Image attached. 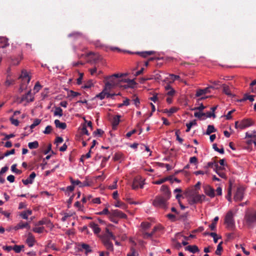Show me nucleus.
Returning a JSON list of instances; mask_svg holds the SVG:
<instances>
[{
  "label": "nucleus",
  "instance_id": "f257e3e1",
  "mask_svg": "<svg viewBox=\"0 0 256 256\" xmlns=\"http://www.w3.org/2000/svg\"><path fill=\"white\" fill-rule=\"evenodd\" d=\"M108 82L105 84V87L104 90L96 97L100 100H103L105 97L107 98L112 97V94H110L108 92L112 88L116 86L124 88H126L128 87V75L127 73L115 74L106 78Z\"/></svg>",
  "mask_w": 256,
  "mask_h": 256
},
{
  "label": "nucleus",
  "instance_id": "f03ea898",
  "mask_svg": "<svg viewBox=\"0 0 256 256\" xmlns=\"http://www.w3.org/2000/svg\"><path fill=\"white\" fill-rule=\"evenodd\" d=\"M184 194L186 196L189 197L188 200L191 204L202 202L206 198V196L204 194H194L193 190L187 189Z\"/></svg>",
  "mask_w": 256,
  "mask_h": 256
},
{
  "label": "nucleus",
  "instance_id": "7ed1b4c3",
  "mask_svg": "<svg viewBox=\"0 0 256 256\" xmlns=\"http://www.w3.org/2000/svg\"><path fill=\"white\" fill-rule=\"evenodd\" d=\"M248 226H252L253 224L256 222V210L248 209L245 212L244 218Z\"/></svg>",
  "mask_w": 256,
  "mask_h": 256
},
{
  "label": "nucleus",
  "instance_id": "20e7f679",
  "mask_svg": "<svg viewBox=\"0 0 256 256\" xmlns=\"http://www.w3.org/2000/svg\"><path fill=\"white\" fill-rule=\"evenodd\" d=\"M236 214V210H230L226 214L224 222L227 225L228 228L232 229L235 226V222L234 217Z\"/></svg>",
  "mask_w": 256,
  "mask_h": 256
},
{
  "label": "nucleus",
  "instance_id": "39448f33",
  "mask_svg": "<svg viewBox=\"0 0 256 256\" xmlns=\"http://www.w3.org/2000/svg\"><path fill=\"white\" fill-rule=\"evenodd\" d=\"M168 200V199L162 196L156 197L153 202V205L155 207H166Z\"/></svg>",
  "mask_w": 256,
  "mask_h": 256
},
{
  "label": "nucleus",
  "instance_id": "423d86ee",
  "mask_svg": "<svg viewBox=\"0 0 256 256\" xmlns=\"http://www.w3.org/2000/svg\"><path fill=\"white\" fill-rule=\"evenodd\" d=\"M144 180L140 177H136L134 178L132 188L133 190H137L138 188H142L144 186Z\"/></svg>",
  "mask_w": 256,
  "mask_h": 256
},
{
  "label": "nucleus",
  "instance_id": "0eeeda50",
  "mask_svg": "<svg viewBox=\"0 0 256 256\" xmlns=\"http://www.w3.org/2000/svg\"><path fill=\"white\" fill-rule=\"evenodd\" d=\"M172 210L173 212H175L177 216H176L173 214H169L167 215V216H168V218L170 220H171L172 221H174L175 220L176 217H177L178 218H184L186 216V214H180V212L178 210H180V209H172Z\"/></svg>",
  "mask_w": 256,
  "mask_h": 256
},
{
  "label": "nucleus",
  "instance_id": "6e6552de",
  "mask_svg": "<svg viewBox=\"0 0 256 256\" xmlns=\"http://www.w3.org/2000/svg\"><path fill=\"white\" fill-rule=\"evenodd\" d=\"M87 56L88 57V62L90 63H96L101 59V56L100 54L92 52L88 54Z\"/></svg>",
  "mask_w": 256,
  "mask_h": 256
},
{
  "label": "nucleus",
  "instance_id": "1a4fd4ad",
  "mask_svg": "<svg viewBox=\"0 0 256 256\" xmlns=\"http://www.w3.org/2000/svg\"><path fill=\"white\" fill-rule=\"evenodd\" d=\"M204 193L210 198L215 196L214 190L210 185L206 184L203 186Z\"/></svg>",
  "mask_w": 256,
  "mask_h": 256
},
{
  "label": "nucleus",
  "instance_id": "9d476101",
  "mask_svg": "<svg viewBox=\"0 0 256 256\" xmlns=\"http://www.w3.org/2000/svg\"><path fill=\"white\" fill-rule=\"evenodd\" d=\"M253 124L254 122L252 120L248 118L244 119L240 122L238 126V127L240 128L242 130L246 128L249 127Z\"/></svg>",
  "mask_w": 256,
  "mask_h": 256
},
{
  "label": "nucleus",
  "instance_id": "9b49d317",
  "mask_svg": "<svg viewBox=\"0 0 256 256\" xmlns=\"http://www.w3.org/2000/svg\"><path fill=\"white\" fill-rule=\"evenodd\" d=\"M78 249L79 251L82 252L85 250V254H88L89 252H92V249L90 246L86 244L82 243L78 244Z\"/></svg>",
  "mask_w": 256,
  "mask_h": 256
},
{
  "label": "nucleus",
  "instance_id": "f8f14e48",
  "mask_svg": "<svg viewBox=\"0 0 256 256\" xmlns=\"http://www.w3.org/2000/svg\"><path fill=\"white\" fill-rule=\"evenodd\" d=\"M214 87L212 86H208V88H206L204 89H198L197 90L196 96V97H199L203 94H206L210 93V90L213 89Z\"/></svg>",
  "mask_w": 256,
  "mask_h": 256
},
{
  "label": "nucleus",
  "instance_id": "ddd939ff",
  "mask_svg": "<svg viewBox=\"0 0 256 256\" xmlns=\"http://www.w3.org/2000/svg\"><path fill=\"white\" fill-rule=\"evenodd\" d=\"M160 190L162 192L165 198L166 199H169L170 198L171 192L168 186L166 185H162L161 186Z\"/></svg>",
  "mask_w": 256,
  "mask_h": 256
},
{
  "label": "nucleus",
  "instance_id": "4468645a",
  "mask_svg": "<svg viewBox=\"0 0 256 256\" xmlns=\"http://www.w3.org/2000/svg\"><path fill=\"white\" fill-rule=\"evenodd\" d=\"M244 190L242 188H238L234 196V199L236 200H242L244 196Z\"/></svg>",
  "mask_w": 256,
  "mask_h": 256
},
{
  "label": "nucleus",
  "instance_id": "2eb2a0df",
  "mask_svg": "<svg viewBox=\"0 0 256 256\" xmlns=\"http://www.w3.org/2000/svg\"><path fill=\"white\" fill-rule=\"evenodd\" d=\"M46 225L48 228H52L54 227L53 224L51 222L46 218L42 219L41 220H40L38 222V223L36 224V226H40V225Z\"/></svg>",
  "mask_w": 256,
  "mask_h": 256
},
{
  "label": "nucleus",
  "instance_id": "dca6fc26",
  "mask_svg": "<svg viewBox=\"0 0 256 256\" xmlns=\"http://www.w3.org/2000/svg\"><path fill=\"white\" fill-rule=\"evenodd\" d=\"M34 236L31 234L29 233L28 235V238L26 240V243L29 247H32L34 246L36 242Z\"/></svg>",
  "mask_w": 256,
  "mask_h": 256
},
{
  "label": "nucleus",
  "instance_id": "f3484780",
  "mask_svg": "<svg viewBox=\"0 0 256 256\" xmlns=\"http://www.w3.org/2000/svg\"><path fill=\"white\" fill-rule=\"evenodd\" d=\"M36 176V174L34 172H32L29 176L28 178L26 180H22V182L24 185L32 184L34 178Z\"/></svg>",
  "mask_w": 256,
  "mask_h": 256
},
{
  "label": "nucleus",
  "instance_id": "a211bd4d",
  "mask_svg": "<svg viewBox=\"0 0 256 256\" xmlns=\"http://www.w3.org/2000/svg\"><path fill=\"white\" fill-rule=\"evenodd\" d=\"M34 97L31 93L30 90H29L26 94L24 95L22 98V101L26 100L27 102H33Z\"/></svg>",
  "mask_w": 256,
  "mask_h": 256
},
{
  "label": "nucleus",
  "instance_id": "6ab92c4d",
  "mask_svg": "<svg viewBox=\"0 0 256 256\" xmlns=\"http://www.w3.org/2000/svg\"><path fill=\"white\" fill-rule=\"evenodd\" d=\"M30 228V224L28 222H20L16 226L14 227V230H17L19 229H23L26 228L29 229Z\"/></svg>",
  "mask_w": 256,
  "mask_h": 256
},
{
  "label": "nucleus",
  "instance_id": "aec40b11",
  "mask_svg": "<svg viewBox=\"0 0 256 256\" xmlns=\"http://www.w3.org/2000/svg\"><path fill=\"white\" fill-rule=\"evenodd\" d=\"M162 228H163L162 226H156L154 227V229L152 230V231L151 232H145L144 234V237L146 238H151L154 235L156 232L158 230H162Z\"/></svg>",
  "mask_w": 256,
  "mask_h": 256
},
{
  "label": "nucleus",
  "instance_id": "412c9836",
  "mask_svg": "<svg viewBox=\"0 0 256 256\" xmlns=\"http://www.w3.org/2000/svg\"><path fill=\"white\" fill-rule=\"evenodd\" d=\"M174 193H176V192H178V194L176 196V198L178 200V201H180V197H182L183 196V195H185L184 194L185 193V192L182 194H180V193L182 192V189L180 188H176L174 190ZM180 204V207L181 208H186V206H184V205L182 204L180 202H179Z\"/></svg>",
  "mask_w": 256,
  "mask_h": 256
},
{
  "label": "nucleus",
  "instance_id": "4be33fe9",
  "mask_svg": "<svg viewBox=\"0 0 256 256\" xmlns=\"http://www.w3.org/2000/svg\"><path fill=\"white\" fill-rule=\"evenodd\" d=\"M9 46L8 39L4 36L0 37V48H4Z\"/></svg>",
  "mask_w": 256,
  "mask_h": 256
},
{
  "label": "nucleus",
  "instance_id": "5701e85b",
  "mask_svg": "<svg viewBox=\"0 0 256 256\" xmlns=\"http://www.w3.org/2000/svg\"><path fill=\"white\" fill-rule=\"evenodd\" d=\"M215 169H216V174L221 178H226V174L223 172H221V170H222V168L221 166H218V164H215Z\"/></svg>",
  "mask_w": 256,
  "mask_h": 256
},
{
  "label": "nucleus",
  "instance_id": "b1692460",
  "mask_svg": "<svg viewBox=\"0 0 256 256\" xmlns=\"http://www.w3.org/2000/svg\"><path fill=\"white\" fill-rule=\"evenodd\" d=\"M54 124L56 128L62 130H64L66 128V124L65 122H61L58 120H54Z\"/></svg>",
  "mask_w": 256,
  "mask_h": 256
},
{
  "label": "nucleus",
  "instance_id": "393cba45",
  "mask_svg": "<svg viewBox=\"0 0 256 256\" xmlns=\"http://www.w3.org/2000/svg\"><path fill=\"white\" fill-rule=\"evenodd\" d=\"M185 250L194 254L199 251L198 247L196 245L188 246L185 248Z\"/></svg>",
  "mask_w": 256,
  "mask_h": 256
},
{
  "label": "nucleus",
  "instance_id": "a878e982",
  "mask_svg": "<svg viewBox=\"0 0 256 256\" xmlns=\"http://www.w3.org/2000/svg\"><path fill=\"white\" fill-rule=\"evenodd\" d=\"M32 214V212L30 210H24L20 214V216L23 219L26 220L28 218V216L30 215H31Z\"/></svg>",
  "mask_w": 256,
  "mask_h": 256
},
{
  "label": "nucleus",
  "instance_id": "bb28decb",
  "mask_svg": "<svg viewBox=\"0 0 256 256\" xmlns=\"http://www.w3.org/2000/svg\"><path fill=\"white\" fill-rule=\"evenodd\" d=\"M73 212H64L61 213V214L62 215V222L66 221L68 218L71 217L74 214Z\"/></svg>",
  "mask_w": 256,
  "mask_h": 256
},
{
  "label": "nucleus",
  "instance_id": "cd10ccee",
  "mask_svg": "<svg viewBox=\"0 0 256 256\" xmlns=\"http://www.w3.org/2000/svg\"><path fill=\"white\" fill-rule=\"evenodd\" d=\"M90 227L95 234H98L100 232V228L98 225L95 223H90Z\"/></svg>",
  "mask_w": 256,
  "mask_h": 256
},
{
  "label": "nucleus",
  "instance_id": "c85d7f7f",
  "mask_svg": "<svg viewBox=\"0 0 256 256\" xmlns=\"http://www.w3.org/2000/svg\"><path fill=\"white\" fill-rule=\"evenodd\" d=\"M155 53L154 51H146L142 52H138L137 54L143 58H146L148 56L152 55Z\"/></svg>",
  "mask_w": 256,
  "mask_h": 256
},
{
  "label": "nucleus",
  "instance_id": "c756f323",
  "mask_svg": "<svg viewBox=\"0 0 256 256\" xmlns=\"http://www.w3.org/2000/svg\"><path fill=\"white\" fill-rule=\"evenodd\" d=\"M131 101L135 105L136 107L139 106L140 102V100L138 98V96H136L135 95L132 96L131 98Z\"/></svg>",
  "mask_w": 256,
  "mask_h": 256
},
{
  "label": "nucleus",
  "instance_id": "7c9ffc66",
  "mask_svg": "<svg viewBox=\"0 0 256 256\" xmlns=\"http://www.w3.org/2000/svg\"><path fill=\"white\" fill-rule=\"evenodd\" d=\"M216 130L214 128V126L212 125H208V128L206 132V135H210L212 132H216Z\"/></svg>",
  "mask_w": 256,
  "mask_h": 256
},
{
  "label": "nucleus",
  "instance_id": "2f4dec72",
  "mask_svg": "<svg viewBox=\"0 0 256 256\" xmlns=\"http://www.w3.org/2000/svg\"><path fill=\"white\" fill-rule=\"evenodd\" d=\"M247 100H248L250 102H253L254 100V96L252 95H248V94H245L244 96V98L240 100V102H244Z\"/></svg>",
  "mask_w": 256,
  "mask_h": 256
},
{
  "label": "nucleus",
  "instance_id": "473e14b6",
  "mask_svg": "<svg viewBox=\"0 0 256 256\" xmlns=\"http://www.w3.org/2000/svg\"><path fill=\"white\" fill-rule=\"evenodd\" d=\"M223 89V92L228 96H232V94L230 91L229 86L225 84H224L222 86Z\"/></svg>",
  "mask_w": 256,
  "mask_h": 256
},
{
  "label": "nucleus",
  "instance_id": "72a5a7b5",
  "mask_svg": "<svg viewBox=\"0 0 256 256\" xmlns=\"http://www.w3.org/2000/svg\"><path fill=\"white\" fill-rule=\"evenodd\" d=\"M38 142L36 140L33 142H30L28 144V146L30 149L37 148L38 147Z\"/></svg>",
  "mask_w": 256,
  "mask_h": 256
},
{
  "label": "nucleus",
  "instance_id": "f704fd0d",
  "mask_svg": "<svg viewBox=\"0 0 256 256\" xmlns=\"http://www.w3.org/2000/svg\"><path fill=\"white\" fill-rule=\"evenodd\" d=\"M82 34L80 32H73L71 34H70L68 35V36L69 38H76L82 37Z\"/></svg>",
  "mask_w": 256,
  "mask_h": 256
},
{
  "label": "nucleus",
  "instance_id": "c9c22d12",
  "mask_svg": "<svg viewBox=\"0 0 256 256\" xmlns=\"http://www.w3.org/2000/svg\"><path fill=\"white\" fill-rule=\"evenodd\" d=\"M22 59V56H20L16 58H12V62L14 65H18L20 63V61Z\"/></svg>",
  "mask_w": 256,
  "mask_h": 256
},
{
  "label": "nucleus",
  "instance_id": "e433bc0d",
  "mask_svg": "<svg viewBox=\"0 0 256 256\" xmlns=\"http://www.w3.org/2000/svg\"><path fill=\"white\" fill-rule=\"evenodd\" d=\"M196 124V120H192V121H191L189 123H187L186 124V126L187 127V128L186 130V132H190L191 128L192 126H195Z\"/></svg>",
  "mask_w": 256,
  "mask_h": 256
},
{
  "label": "nucleus",
  "instance_id": "4c0bfd02",
  "mask_svg": "<svg viewBox=\"0 0 256 256\" xmlns=\"http://www.w3.org/2000/svg\"><path fill=\"white\" fill-rule=\"evenodd\" d=\"M256 138V131H252L251 132H246V138H251L255 139Z\"/></svg>",
  "mask_w": 256,
  "mask_h": 256
},
{
  "label": "nucleus",
  "instance_id": "58836bf2",
  "mask_svg": "<svg viewBox=\"0 0 256 256\" xmlns=\"http://www.w3.org/2000/svg\"><path fill=\"white\" fill-rule=\"evenodd\" d=\"M63 114L62 110L60 107H56L54 112V116H62Z\"/></svg>",
  "mask_w": 256,
  "mask_h": 256
},
{
  "label": "nucleus",
  "instance_id": "ea45409f",
  "mask_svg": "<svg viewBox=\"0 0 256 256\" xmlns=\"http://www.w3.org/2000/svg\"><path fill=\"white\" fill-rule=\"evenodd\" d=\"M151 226V224L148 222H142L141 223L140 226L144 230L148 229Z\"/></svg>",
  "mask_w": 256,
  "mask_h": 256
},
{
  "label": "nucleus",
  "instance_id": "a19ab883",
  "mask_svg": "<svg viewBox=\"0 0 256 256\" xmlns=\"http://www.w3.org/2000/svg\"><path fill=\"white\" fill-rule=\"evenodd\" d=\"M16 164H14L11 166V170L13 172H15L16 174H22V172L20 170H19L16 168Z\"/></svg>",
  "mask_w": 256,
  "mask_h": 256
},
{
  "label": "nucleus",
  "instance_id": "79ce46f5",
  "mask_svg": "<svg viewBox=\"0 0 256 256\" xmlns=\"http://www.w3.org/2000/svg\"><path fill=\"white\" fill-rule=\"evenodd\" d=\"M120 116H115L114 118H113V120H112V125H113V126H116L118 124H119V122H120Z\"/></svg>",
  "mask_w": 256,
  "mask_h": 256
},
{
  "label": "nucleus",
  "instance_id": "37998d69",
  "mask_svg": "<svg viewBox=\"0 0 256 256\" xmlns=\"http://www.w3.org/2000/svg\"><path fill=\"white\" fill-rule=\"evenodd\" d=\"M24 248V245H15L13 247V250L16 252V253H19L22 250V248Z\"/></svg>",
  "mask_w": 256,
  "mask_h": 256
},
{
  "label": "nucleus",
  "instance_id": "c03bdc74",
  "mask_svg": "<svg viewBox=\"0 0 256 256\" xmlns=\"http://www.w3.org/2000/svg\"><path fill=\"white\" fill-rule=\"evenodd\" d=\"M44 227H35L32 228V231L38 233V234H41L44 232Z\"/></svg>",
  "mask_w": 256,
  "mask_h": 256
},
{
  "label": "nucleus",
  "instance_id": "a18cd8bd",
  "mask_svg": "<svg viewBox=\"0 0 256 256\" xmlns=\"http://www.w3.org/2000/svg\"><path fill=\"white\" fill-rule=\"evenodd\" d=\"M222 242H221L217 246L216 250V254L217 255L221 254V251L222 250Z\"/></svg>",
  "mask_w": 256,
  "mask_h": 256
},
{
  "label": "nucleus",
  "instance_id": "49530a36",
  "mask_svg": "<svg viewBox=\"0 0 256 256\" xmlns=\"http://www.w3.org/2000/svg\"><path fill=\"white\" fill-rule=\"evenodd\" d=\"M115 216L120 217V218H123V217H126V215L122 214L121 212L118 210H114L112 213Z\"/></svg>",
  "mask_w": 256,
  "mask_h": 256
},
{
  "label": "nucleus",
  "instance_id": "de8ad7c7",
  "mask_svg": "<svg viewBox=\"0 0 256 256\" xmlns=\"http://www.w3.org/2000/svg\"><path fill=\"white\" fill-rule=\"evenodd\" d=\"M131 252L129 253V256H138V252L132 246L130 248Z\"/></svg>",
  "mask_w": 256,
  "mask_h": 256
},
{
  "label": "nucleus",
  "instance_id": "09e8293b",
  "mask_svg": "<svg viewBox=\"0 0 256 256\" xmlns=\"http://www.w3.org/2000/svg\"><path fill=\"white\" fill-rule=\"evenodd\" d=\"M40 122H41V120L40 119H38V118L35 119L33 124H31V126H30V129H33L36 126H37L38 125L40 124Z\"/></svg>",
  "mask_w": 256,
  "mask_h": 256
},
{
  "label": "nucleus",
  "instance_id": "8fccbe9b",
  "mask_svg": "<svg viewBox=\"0 0 256 256\" xmlns=\"http://www.w3.org/2000/svg\"><path fill=\"white\" fill-rule=\"evenodd\" d=\"M106 235L108 239L114 240L115 237L113 235L112 233L110 232L108 229L106 230Z\"/></svg>",
  "mask_w": 256,
  "mask_h": 256
},
{
  "label": "nucleus",
  "instance_id": "3c124183",
  "mask_svg": "<svg viewBox=\"0 0 256 256\" xmlns=\"http://www.w3.org/2000/svg\"><path fill=\"white\" fill-rule=\"evenodd\" d=\"M20 78H28V82H29L30 81V78L28 76V74L27 72L25 70H22V75L20 76Z\"/></svg>",
  "mask_w": 256,
  "mask_h": 256
},
{
  "label": "nucleus",
  "instance_id": "603ef678",
  "mask_svg": "<svg viewBox=\"0 0 256 256\" xmlns=\"http://www.w3.org/2000/svg\"><path fill=\"white\" fill-rule=\"evenodd\" d=\"M213 148L216 152H219L220 153L223 154L224 153V148H222L220 149L218 148L217 146V144H212Z\"/></svg>",
  "mask_w": 256,
  "mask_h": 256
},
{
  "label": "nucleus",
  "instance_id": "864d4df0",
  "mask_svg": "<svg viewBox=\"0 0 256 256\" xmlns=\"http://www.w3.org/2000/svg\"><path fill=\"white\" fill-rule=\"evenodd\" d=\"M70 182L74 186H78L80 187V185L82 184V182L78 180H74L72 178H70Z\"/></svg>",
  "mask_w": 256,
  "mask_h": 256
},
{
  "label": "nucleus",
  "instance_id": "5fc2aeb1",
  "mask_svg": "<svg viewBox=\"0 0 256 256\" xmlns=\"http://www.w3.org/2000/svg\"><path fill=\"white\" fill-rule=\"evenodd\" d=\"M168 180V178H162V179H160V180H157L154 182V184H160L164 182H166Z\"/></svg>",
  "mask_w": 256,
  "mask_h": 256
},
{
  "label": "nucleus",
  "instance_id": "6e6d98bb",
  "mask_svg": "<svg viewBox=\"0 0 256 256\" xmlns=\"http://www.w3.org/2000/svg\"><path fill=\"white\" fill-rule=\"evenodd\" d=\"M180 130H178L175 132V134L176 136V140H178L180 144L182 143L183 139L180 138L179 136V134H180Z\"/></svg>",
  "mask_w": 256,
  "mask_h": 256
},
{
  "label": "nucleus",
  "instance_id": "4d7b16f0",
  "mask_svg": "<svg viewBox=\"0 0 256 256\" xmlns=\"http://www.w3.org/2000/svg\"><path fill=\"white\" fill-rule=\"evenodd\" d=\"M11 123L15 126H18L19 124V122L18 120L13 118V116L10 118Z\"/></svg>",
  "mask_w": 256,
  "mask_h": 256
},
{
  "label": "nucleus",
  "instance_id": "13d9d810",
  "mask_svg": "<svg viewBox=\"0 0 256 256\" xmlns=\"http://www.w3.org/2000/svg\"><path fill=\"white\" fill-rule=\"evenodd\" d=\"M52 130V127L50 126H46L44 133L45 134H50Z\"/></svg>",
  "mask_w": 256,
  "mask_h": 256
},
{
  "label": "nucleus",
  "instance_id": "bf43d9fd",
  "mask_svg": "<svg viewBox=\"0 0 256 256\" xmlns=\"http://www.w3.org/2000/svg\"><path fill=\"white\" fill-rule=\"evenodd\" d=\"M210 236L213 238L214 242V243L218 242V238L217 237V234L216 233L210 232Z\"/></svg>",
  "mask_w": 256,
  "mask_h": 256
},
{
  "label": "nucleus",
  "instance_id": "052dcab7",
  "mask_svg": "<svg viewBox=\"0 0 256 256\" xmlns=\"http://www.w3.org/2000/svg\"><path fill=\"white\" fill-rule=\"evenodd\" d=\"M117 182H118V180H116L113 184L111 185H110L108 186V188L110 189V190H114L116 188V187H117Z\"/></svg>",
  "mask_w": 256,
  "mask_h": 256
},
{
  "label": "nucleus",
  "instance_id": "680f3d73",
  "mask_svg": "<svg viewBox=\"0 0 256 256\" xmlns=\"http://www.w3.org/2000/svg\"><path fill=\"white\" fill-rule=\"evenodd\" d=\"M93 85V84L91 80L88 82L83 86L84 88H90Z\"/></svg>",
  "mask_w": 256,
  "mask_h": 256
},
{
  "label": "nucleus",
  "instance_id": "e2e57ef3",
  "mask_svg": "<svg viewBox=\"0 0 256 256\" xmlns=\"http://www.w3.org/2000/svg\"><path fill=\"white\" fill-rule=\"evenodd\" d=\"M15 153V150L12 149L10 150H7L4 154V156H8L10 154H14Z\"/></svg>",
  "mask_w": 256,
  "mask_h": 256
},
{
  "label": "nucleus",
  "instance_id": "0e129e2a",
  "mask_svg": "<svg viewBox=\"0 0 256 256\" xmlns=\"http://www.w3.org/2000/svg\"><path fill=\"white\" fill-rule=\"evenodd\" d=\"M104 132L101 129H97L96 131L94 132V135H98L100 136H101Z\"/></svg>",
  "mask_w": 256,
  "mask_h": 256
},
{
  "label": "nucleus",
  "instance_id": "69168bd1",
  "mask_svg": "<svg viewBox=\"0 0 256 256\" xmlns=\"http://www.w3.org/2000/svg\"><path fill=\"white\" fill-rule=\"evenodd\" d=\"M170 76L172 79L173 82L176 80H178L180 79V76H179L175 75L174 74H170Z\"/></svg>",
  "mask_w": 256,
  "mask_h": 256
},
{
  "label": "nucleus",
  "instance_id": "338daca9",
  "mask_svg": "<svg viewBox=\"0 0 256 256\" xmlns=\"http://www.w3.org/2000/svg\"><path fill=\"white\" fill-rule=\"evenodd\" d=\"M14 84V80H8L7 79L5 82V86H9L10 85H12Z\"/></svg>",
  "mask_w": 256,
  "mask_h": 256
},
{
  "label": "nucleus",
  "instance_id": "774afa93",
  "mask_svg": "<svg viewBox=\"0 0 256 256\" xmlns=\"http://www.w3.org/2000/svg\"><path fill=\"white\" fill-rule=\"evenodd\" d=\"M246 144L250 146L252 144H254V146H256V139H251L248 140L246 141Z\"/></svg>",
  "mask_w": 256,
  "mask_h": 256
}]
</instances>
